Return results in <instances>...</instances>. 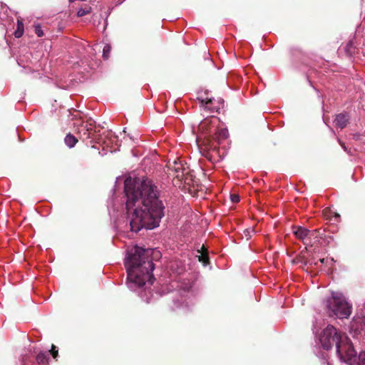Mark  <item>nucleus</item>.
<instances>
[{"label":"nucleus","mask_w":365,"mask_h":365,"mask_svg":"<svg viewBox=\"0 0 365 365\" xmlns=\"http://www.w3.org/2000/svg\"><path fill=\"white\" fill-rule=\"evenodd\" d=\"M159 196L160 191L152 180L128 177L124 182L123 200L119 202L112 197L108 201V207L118 211L125 205L130 230L137 233L143 228L152 230L159 226L165 209Z\"/></svg>","instance_id":"nucleus-1"},{"label":"nucleus","mask_w":365,"mask_h":365,"mask_svg":"<svg viewBox=\"0 0 365 365\" xmlns=\"http://www.w3.org/2000/svg\"><path fill=\"white\" fill-rule=\"evenodd\" d=\"M151 255L150 250L135 245L127 249L124 259L128 288L146 303L152 302L154 298L151 286L155 280L153 274L155 267Z\"/></svg>","instance_id":"nucleus-2"},{"label":"nucleus","mask_w":365,"mask_h":365,"mask_svg":"<svg viewBox=\"0 0 365 365\" xmlns=\"http://www.w3.org/2000/svg\"><path fill=\"white\" fill-rule=\"evenodd\" d=\"M321 326V317L319 315L315 317L312 330L323 349L329 350L335 346L341 361L349 365H365V351H361L357 355L350 339L332 325H328L317 336Z\"/></svg>","instance_id":"nucleus-3"},{"label":"nucleus","mask_w":365,"mask_h":365,"mask_svg":"<svg viewBox=\"0 0 365 365\" xmlns=\"http://www.w3.org/2000/svg\"><path fill=\"white\" fill-rule=\"evenodd\" d=\"M183 272L182 268L178 267L177 276L172 279L167 290L170 292L175 290V296L173 299L172 309L175 311L188 312L195 304L196 293L193 289V282L187 278L178 276Z\"/></svg>","instance_id":"nucleus-4"},{"label":"nucleus","mask_w":365,"mask_h":365,"mask_svg":"<svg viewBox=\"0 0 365 365\" xmlns=\"http://www.w3.org/2000/svg\"><path fill=\"white\" fill-rule=\"evenodd\" d=\"M324 309L329 317L347 319L351 313L352 305L340 292H331L324 302Z\"/></svg>","instance_id":"nucleus-5"},{"label":"nucleus","mask_w":365,"mask_h":365,"mask_svg":"<svg viewBox=\"0 0 365 365\" xmlns=\"http://www.w3.org/2000/svg\"><path fill=\"white\" fill-rule=\"evenodd\" d=\"M200 95L197 97L200 107L204 111L210 113H219L224 107V100L222 98H213L209 96V93H199Z\"/></svg>","instance_id":"nucleus-6"},{"label":"nucleus","mask_w":365,"mask_h":365,"mask_svg":"<svg viewBox=\"0 0 365 365\" xmlns=\"http://www.w3.org/2000/svg\"><path fill=\"white\" fill-rule=\"evenodd\" d=\"M56 346L52 345L51 350L39 352L36 356H24L21 362V365H48V359L51 354L53 358L58 356V350Z\"/></svg>","instance_id":"nucleus-7"},{"label":"nucleus","mask_w":365,"mask_h":365,"mask_svg":"<svg viewBox=\"0 0 365 365\" xmlns=\"http://www.w3.org/2000/svg\"><path fill=\"white\" fill-rule=\"evenodd\" d=\"M51 113H56V115L58 116V120L61 123H71V118L74 115V112H71L69 109H66L65 108L60 107L59 108H55L54 110H51Z\"/></svg>","instance_id":"nucleus-8"},{"label":"nucleus","mask_w":365,"mask_h":365,"mask_svg":"<svg viewBox=\"0 0 365 365\" xmlns=\"http://www.w3.org/2000/svg\"><path fill=\"white\" fill-rule=\"evenodd\" d=\"M76 130L77 132L83 136L84 138H89L91 131L93 130L95 127V121L90 118L86 120L84 123H82Z\"/></svg>","instance_id":"nucleus-9"},{"label":"nucleus","mask_w":365,"mask_h":365,"mask_svg":"<svg viewBox=\"0 0 365 365\" xmlns=\"http://www.w3.org/2000/svg\"><path fill=\"white\" fill-rule=\"evenodd\" d=\"M292 231L296 238L302 240L307 246L309 240V230L302 226H294Z\"/></svg>","instance_id":"nucleus-10"},{"label":"nucleus","mask_w":365,"mask_h":365,"mask_svg":"<svg viewBox=\"0 0 365 365\" xmlns=\"http://www.w3.org/2000/svg\"><path fill=\"white\" fill-rule=\"evenodd\" d=\"M349 120V114L346 112H344L336 115L334 123L336 127L343 129L346 126Z\"/></svg>","instance_id":"nucleus-11"},{"label":"nucleus","mask_w":365,"mask_h":365,"mask_svg":"<svg viewBox=\"0 0 365 365\" xmlns=\"http://www.w3.org/2000/svg\"><path fill=\"white\" fill-rule=\"evenodd\" d=\"M348 91H351L352 90H355L357 91H365V82L363 78H357L354 80L352 83H350L349 86L346 88Z\"/></svg>","instance_id":"nucleus-12"},{"label":"nucleus","mask_w":365,"mask_h":365,"mask_svg":"<svg viewBox=\"0 0 365 365\" xmlns=\"http://www.w3.org/2000/svg\"><path fill=\"white\" fill-rule=\"evenodd\" d=\"M86 120H83L82 117L81 116V114L77 112L74 111V115L73 118H71L72 125L76 128V130L81 126V123H84Z\"/></svg>","instance_id":"nucleus-13"},{"label":"nucleus","mask_w":365,"mask_h":365,"mask_svg":"<svg viewBox=\"0 0 365 365\" xmlns=\"http://www.w3.org/2000/svg\"><path fill=\"white\" fill-rule=\"evenodd\" d=\"M78 142V139L72 134L68 133L64 138V143L69 148H73Z\"/></svg>","instance_id":"nucleus-14"},{"label":"nucleus","mask_w":365,"mask_h":365,"mask_svg":"<svg viewBox=\"0 0 365 365\" xmlns=\"http://www.w3.org/2000/svg\"><path fill=\"white\" fill-rule=\"evenodd\" d=\"M229 135L228 130L227 128H221L216 133V139L220 143V140L226 139Z\"/></svg>","instance_id":"nucleus-15"},{"label":"nucleus","mask_w":365,"mask_h":365,"mask_svg":"<svg viewBox=\"0 0 365 365\" xmlns=\"http://www.w3.org/2000/svg\"><path fill=\"white\" fill-rule=\"evenodd\" d=\"M24 24L21 20L18 19L17 20V28L16 31H14V36L16 38H20L24 34Z\"/></svg>","instance_id":"nucleus-16"},{"label":"nucleus","mask_w":365,"mask_h":365,"mask_svg":"<svg viewBox=\"0 0 365 365\" xmlns=\"http://www.w3.org/2000/svg\"><path fill=\"white\" fill-rule=\"evenodd\" d=\"M319 234V231L318 230H309V240H308V245H312V240L314 239L316 241H317V238Z\"/></svg>","instance_id":"nucleus-17"},{"label":"nucleus","mask_w":365,"mask_h":365,"mask_svg":"<svg viewBox=\"0 0 365 365\" xmlns=\"http://www.w3.org/2000/svg\"><path fill=\"white\" fill-rule=\"evenodd\" d=\"M354 50H355V48L354 46V43L352 41H349L346 45V47H345V51H346V53L349 55V56H351L354 53Z\"/></svg>","instance_id":"nucleus-18"},{"label":"nucleus","mask_w":365,"mask_h":365,"mask_svg":"<svg viewBox=\"0 0 365 365\" xmlns=\"http://www.w3.org/2000/svg\"><path fill=\"white\" fill-rule=\"evenodd\" d=\"M111 51V46L109 44H106L103 48V58L105 60L108 59Z\"/></svg>","instance_id":"nucleus-19"},{"label":"nucleus","mask_w":365,"mask_h":365,"mask_svg":"<svg viewBox=\"0 0 365 365\" xmlns=\"http://www.w3.org/2000/svg\"><path fill=\"white\" fill-rule=\"evenodd\" d=\"M175 163V170L177 173V177L179 178L181 175H183V168H182V165L177 163L176 162Z\"/></svg>","instance_id":"nucleus-20"},{"label":"nucleus","mask_w":365,"mask_h":365,"mask_svg":"<svg viewBox=\"0 0 365 365\" xmlns=\"http://www.w3.org/2000/svg\"><path fill=\"white\" fill-rule=\"evenodd\" d=\"M34 30H35V34L38 36V37H41L43 36V31L41 29V26L39 25V24H36L34 26Z\"/></svg>","instance_id":"nucleus-21"},{"label":"nucleus","mask_w":365,"mask_h":365,"mask_svg":"<svg viewBox=\"0 0 365 365\" xmlns=\"http://www.w3.org/2000/svg\"><path fill=\"white\" fill-rule=\"evenodd\" d=\"M231 201L233 203H237L240 201V197L238 195L232 194L230 195Z\"/></svg>","instance_id":"nucleus-22"},{"label":"nucleus","mask_w":365,"mask_h":365,"mask_svg":"<svg viewBox=\"0 0 365 365\" xmlns=\"http://www.w3.org/2000/svg\"><path fill=\"white\" fill-rule=\"evenodd\" d=\"M88 13V11L84 9H81L78 11V16H83Z\"/></svg>","instance_id":"nucleus-23"},{"label":"nucleus","mask_w":365,"mask_h":365,"mask_svg":"<svg viewBox=\"0 0 365 365\" xmlns=\"http://www.w3.org/2000/svg\"><path fill=\"white\" fill-rule=\"evenodd\" d=\"M58 87L63 90H68V89L72 88L71 87H70V86L68 84L64 83H61V85H59Z\"/></svg>","instance_id":"nucleus-24"},{"label":"nucleus","mask_w":365,"mask_h":365,"mask_svg":"<svg viewBox=\"0 0 365 365\" xmlns=\"http://www.w3.org/2000/svg\"><path fill=\"white\" fill-rule=\"evenodd\" d=\"M361 135L359 133H355L352 134V138L356 141L361 140Z\"/></svg>","instance_id":"nucleus-25"},{"label":"nucleus","mask_w":365,"mask_h":365,"mask_svg":"<svg viewBox=\"0 0 365 365\" xmlns=\"http://www.w3.org/2000/svg\"><path fill=\"white\" fill-rule=\"evenodd\" d=\"M338 142L341 145V146L342 147V148L344 149V151H346V153H349L350 150H348L347 147L345 145V144L344 143H342L339 139H338Z\"/></svg>","instance_id":"nucleus-26"},{"label":"nucleus","mask_w":365,"mask_h":365,"mask_svg":"<svg viewBox=\"0 0 365 365\" xmlns=\"http://www.w3.org/2000/svg\"><path fill=\"white\" fill-rule=\"evenodd\" d=\"M23 61H23V59H21V58H19V60H18V64H19V66H21L24 67V68H30L29 65V64H26V65L23 64Z\"/></svg>","instance_id":"nucleus-27"},{"label":"nucleus","mask_w":365,"mask_h":365,"mask_svg":"<svg viewBox=\"0 0 365 365\" xmlns=\"http://www.w3.org/2000/svg\"><path fill=\"white\" fill-rule=\"evenodd\" d=\"M319 261H320V262H321L322 264H324V263H325V262H326V263H327V262H328V261H329V259H324V258H323V259H319ZM329 261H330V262H331V263H334V259H329Z\"/></svg>","instance_id":"nucleus-28"},{"label":"nucleus","mask_w":365,"mask_h":365,"mask_svg":"<svg viewBox=\"0 0 365 365\" xmlns=\"http://www.w3.org/2000/svg\"><path fill=\"white\" fill-rule=\"evenodd\" d=\"M252 232V231H250V230H245V235L247 237H250V232Z\"/></svg>","instance_id":"nucleus-29"},{"label":"nucleus","mask_w":365,"mask_h":365,"mask_svg":"<svg viewBox=\"0 0 365 365\" xmlns=\"http://www.w3.org/2000/svg\"><path fill=\"white\" fill-rule=\"evenodd\" d=\"M4 18L0 16V23H1V24H4Z\"/></svg>","instance_id":"nucleus-30"},{"label":"nucleus","mask_w":365,"mask_h":365,"mask_svg":"<svg viewBox=\"0 0 365 365\" xmlns=\"http://www.w3.org/2000/svg\"><path fill=\"white\" fill-rule=\"evenodd\" d=\"M317 356H318L319 357H322V358H323V359H324V358H325L324 354H322V355H318V354H317Z\"/></svg>","instance_id":"nucleus-31"},{"label":"nucleus","mask_w":365,"mask_h":365,"mask_svg":"<svg viewBox=\"0 0 365 365\" xmlns=\"http://www.w3.org/2000/svg\"><path fill=\"white\" fill-rule=\"evenodd\" d=\"M203 258H204V257H203V256H200V257H199V260H200V261H202V260H203Z\"/></svg>","instance_id":"nucleus-32"},{"label":"nucleus","mask_w":365,"mask_h":365,"mask_svg":"<svg viewBox=\"0 0 365 365\" xmlns=\"http://www.w3.org/2000/svg\"><path fill=\"white\" fill-rule=\"evenodd\" d=\"M174 265H175V264H172L170 265V267H171L172 269H173Z\"/></svg>","instance_id":"nucleus-33"},{"label":"nucleus","mask_w":365,"mask_h":365,"mask_svg":"<svg viewBox=\"0 0 365 365\" xmlns=\"http://www.w3.org/2000/svg\"><path fill=\"white\" fill-rule=\"evenodd\" d=\"M1 9H4L5 8H4V7H3V6H1Z\"/></svg>","instance_id":"nucleus-34"}]
</instances>
